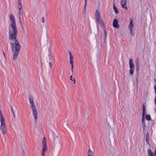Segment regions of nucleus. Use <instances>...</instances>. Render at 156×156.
Instances as JSON below:
<instances>
[{"label":"nucleus","mask_w":156,"mask_h":156,"mask_svg":"<svg viewBox=\"0 0 156 156\" xmlns=\"http://www.w3.org/2000/svg\"><path fill=\"white\" fill-rule=\"evenodd\" d=\"M70 79L71 81L73 82L74 83V84L75 83V79L74 78H73L72 75H71L70 76Z\"/></svg>","instance_id":"17"},{"label":"nucleus","mask_w":156,"mask_h":156,"mask_svg":"<svg viewBox=\"0 0 156 156\" xmlns=\"http://www.w3.org/2000/svg\"><path fill=\"white\" fill-rule=\"evenodd\" d=\"M143 113L142 115H145L146 110V106L144 104L143 105Z\"/></svg>","instance_id":"14"},{"label":"nucleus","mask_w":156,"mask_h":156,"mask_svg":"<svg viewBox=\"0 0 156 156\" xmlns=\"http://www.w3.org/2000/svg\"><path fill=\"white\" fill-rule=\"evenodd\" d=\"M154 156H156V148L155 149L154 151Z\"/></svg>","instance_id":"28"},{"label":"nucleus","mask_w":156,"mask_h":156,"mask_svg":"<svg viewBox=\"0 0 156 156\" xmlns=\"http://www.w3.org/2000/svg\"><path fill=\"white\" fill-rule=\"evenodd\" d=\"M154 104L156 105V98H155L154 99Z\"/></svg>","instance_id":"29"},{"label":"nucleus","mask_w":156,"mask_h":156,"mask_svg":"<svg viewBox=\"0 0 156 156\" xmlns=\"http://www.w3.org/2000/svg\"><path fill=\"white\" fill-rule=\"evenodd\" d=\"M71 66V69H73V63H70Z\"/></svg>","instance_id":"24"},{"label":"nucleus","mask_w":156,"mask_h":156,"mask_svg":"<svg viewBox=\"0 0 156 156\" xmlns=\"http://www.w3.org/2000/svg\"><path fill=\"white\" fill-rule=\"evenodd\" d=\"M113 9H114V10L115 11V12L116 13H119V11L117 9L116 7L115 4L113 5Z\"/></svg>","instance_id":"15"},{"label":"nucleus","mask_w":156,"mask_h":156,"mask_svg":"<svg viewBox=\"0 0 156 156\" xmlns=\"http://www.w3.org/2000/svg\"><path fill=\"white\" fill-rule=\"evenodd\" d=\"M17 8L18 9V15L20 23L21 26L22 25V23L21 21V16L22 15L23 12V8L20 2H18L17 5Z\"/></svg>","instance_id":"4"},{"label":"nucleus","mask_w":156,"mask_h":156,"mask_svg":"<svg viewBox=\"0 0 156 156\" xmlns=\"http://www.w3.org/2000/svg\"><path fill=\"white\" fill-rule=\"evenodd\" d=\"M46 141L45 139V138L44 137L43 138V140L42 142L43 145V149L42 151V156H44V153L47 150V146L46 145Z\"/></svg>","instance_id":"7"},{"label":"nucleus","mask_w":156,"mask_h":156,"mask_svg":"<svg viewBox=\"0 0 156 156\" xmlns=\"http://www.w3.org/2000/svg\"><path fill=\"white\" fill-rule=\"evenodd\" d=\"M95 16L96 19L100 23L103 25V23L101 18L100 14L98 10H96V11Z\"/></svg>","instance_id":"8"},{"label":"nucleus","mask_w":156,"mask_h":156,"mask_svg":"<svg viewBox=\"0 0 156 156\" xmlns=\"http://www.w3.org/2000/svg\"><path fill=\"white\" fill-rule=\"evenodd\" d=\"M93 154V153L92 151L91 150L89 149L87 152V156H92Z\"/></svg>","instance_id":"13"},{"label":"nucleus","mask_w":156,"mask_h":156,"mask_svg":"<svg viewBox=\"0 0 156 156\" xmlns=\"http://www.w3.org/2000/svg\"><path fill=\"white\" fill-rule=\"evenodd\" d=\"M104 36L105 37H106V31L105 30H104Z\"/></svg>","instance_id":"23"},{"label":"nucleus","mask_w":156,"mask_h":156,"mask_svg":"<svg viewBox=\"0 0 156 156\" xmlns=\"http://www.w3.org/2000/svg\"><path fill=\"white\" fill-rule=\"evenodd\" d=\"M148 156H152V154L151 150H148Z\"/></svg>","instance_id":"19"},{"label":"nucleus","mask_w":156,"mask_h":156,"mask_svg":"<svg viewBox=\"0 0 156 156\" xmlns=\"http://www.w3.org/2000/svg\"><path fill=\"white\" fill-rule=\"evenodd\" d=\"M10 25L9 29V40L12 51L13 53V60H15L17 58L21 49V47L16 38L17 35V31L16 26L15 19L14 16H9Z\"/></svg>","instance_id":"1"},{"label":"nucleus","mask_w":156,"mask_h":156,"mask_svg":"<svg viewBox=\"0 0 156 156\" xmlns=\"http://www.w3.org/2000/svg\"><path fill=\"white\" fill-rule=\"evenodd\" d=\"M129 65L130 68L129 70V74L130 75H132L135 71V69L134 65L133 64V62L131 59H129Z\"/></svg>","instance_id":"6"},{"label":"nucleus","mask_w":156,"mask_h":156,"mask_svg":"<svg viewBox=\"0 0 156 156\" xmlns=\"http://www.w3.org/2000/svg\"><path fill=\"white\" fill-rule=\"evenodd\" d=\"M69 56H72V55L71 53V52H70V51H69Z\"/></svg>","instance_id":"27"},{"label":"nucleus","mask_w":156,"mask_h":156,"mask_svg":"<svg viewBox=\"0 0 156 156\" xmlns=\"http://www.w3.org/2000/svg\"><path fill=\"white\" fill-rule=\"evenodd\" d=\"M145 118L146 120L150 121L151 119V117L150 115H147L145 116Z\"/></svg>","instance_id":"16"},{"label":"nucleus","mask_w":156,"mask_h":156,"mask_svg":"<svg viewBox=\"0 0 156 156\" xmlns=\"http://www.w3.org/2000/svg\"><path fill=\"white\" fill-rule=\"evenodd\" d=\"M121 5L122 7L127 10L128 9L127 5H126V0H122L121 2Z\"/></svg>","instance_id":"9"},{"label":"nucleus","mask_w":156,"mask_h":156,"mask_svg":"<svg viewBox=\"0 0 156 156\" xmlns=\"http://www.w3.org/2000/svg\"><path fill=\"white\" fill-rule=\"evenodd\" d=\"M71 71H72V74H73V69H71Z\"/></svg>","instance_id":"31"},{"label":"nucleus","mask_w":156,"mask_h":156,"mask_svg":"<svg viewBox=\"0 0 156 156\" xmlns=\"http://www.w3.org/2000/svg\"><path fill=\"white\" fill-rule=\"evenodd\" d=\"M3 53L4 57H5V54L4 52L3 51Z\"/></svg>","instance_id":"32"},{"label":"nucleus","mask_w":156,"mask_h":156,"mask_svg":"<svg viewBox=\"0 0 156 156\" xmlns=\"http://www.w3.org/2000/svg\"><path fill=\"white\" fill-rule=\"evenodd\" d=\"M113 27L116 28H119V26L118 24V20L116 19H115L113 22Z\"/></svg>","instance_id":"11"},{"label":"nucleus","mask_w":156,"mask_h":156,"mask_svg":"<svg viewBox=\"0 0 156 156\" xmlns=\"http://www.w3.org/2000/svg\"><path fill=\"white\" fill-rule=\"evenodd\" d=\"M42 23H44V18L43 17L42 19Z\"/></svg>","instance_id":"25"},{"label":"nucleus","mask_w":156,"mask_h":156,"mask_svg":"<svg viewBox=\"0 0 156 156\" xmlns=\"http://www.w3.org/2000/svg\"><path fill=\"white\" fill-rule=\"evenodd\" d=\"M85 1V5H84V9H86V6H87V0H84Z\"/></svg>","instance_id":"22"},{"label":"nucleus","mask_w":156,"mask_h":156,"mask_svg":"<svg viewBox=\"0 0 156 156\" xmlns=\"http://www.w3.org/2000/svg\"><path fill=\"white\" fill-rule=\"evenodd\" d=\"M48 57L47 62L49 65L50 69H51L54 64L55 59L50 54L48 55Z\"/></svg>","instance_id":"5"},{"label":"nucleus","mask_w":156,"mask_h":156,"mask_svg":"<svg viewBox=\"0 0 156 156\" xmlns=\"http://www.w3.org/2000/svg\"><path fill=\"white\" fill-rule=\"evenodd\" d=\"M154 89L155 90V92H156V85H155L154 86Z\"/></svg>","instance_id":"26"},{"label":"nucleus","mask_w":156,"mask_h":156,"mask_svg":"<svg viewBox=\"0 0 156 156\" xmlns=\"http://www.w3.org/2000/svg\"><path fill=\"white\" fill-rule=\"evenodd\" d=\"M155 98H156V92H155Z\"/></svg>","instance_id":"33"},{"label":"nucleus","mask_w":156,"mask_h":156,"mask_svg":"<svg viewBox=\"0 0 156 156\" xmlns=\"http://www.w3.org/2000/svg\"><path fill=\"white\" fill-rule=\"evenodd\" d=\"M144 116H145V115H142V119H141V122H142L143 125L144 127H145V122H144L145 119H144Z\"/></svg>","instance_id":"12"},{"label":"nucleus","mask_w":156,"mask_h":156,"mask_svg":"<svg viewBox=\"0 0 156 156\" xmlns=\"http://www.w3.org/2000/svg\"><path fill=\"white\" fill-rule=\"evenodd\" d=\"M70 57V58H69V61H70V63H73V56H71Z\"/></svg>","instance_id":"18"},{"label":"nucleus","mask_w":156,"mask_h":156,"mask_svg":"<svg viewBox=\"0 0 156 156\" xmlns=\"http://www.w3.org/2000/svg\"><path fill=\"white\" fill-rule=\"evenodd\" d=\"M11 111H12V114H13V116L14 118H15V114H14V111H13V110L12 108H11Z\"/></svg>","instance_id":"21"},{"label":"nucleus","mask_w":156,"mask_h":156,"mask_svg":"<svg viewBox=\"0 0 156 156\" xmlns=\"http://www.w3.org/2000/svg\"><path fill=\"white\" fill-rule=\"evenodd\" d=\"M59 146L60 147V148H61V144H60V143H59Z\"/></svg>","instance_id":"30"},{"label":"nucleus","mask_w":156,"mask_h":156,"mask_svg":"<svg viewBox=\"0 0 156 156\" xmlns=\"http://www.w3.org/2000/svg\"><path fill=\"white\" fill-rule=\"evenodd\" d=\"M130 33L132 36H133L134 35V33L133 31V30H130Z\"/></svg>","instance_id":"20"},{"label":"nucleus","mask_w":156,"mask_h":156,"mask_svg":"<svg viewBox=\"0 0 156 156\" xmlns=\"http://www.w3.org/2000/svg\"><path fill=\"white\" fill-rule=\"evenodd\" d=\"M29 99L33 116L35 121L37 122V119L38 113L36 108L34 104V98L32 96H29Z\"/></svg>","instance_id":"2"},{"label":"nucleus","mask_w":156,"mask_h":156,"mask_svg":"<svg viewBox=\"0 0 156 156\" xmlns=\"http://www.w3.org/2000/svg\"><path fill=\"white\" fill-rule=\"evenodd\" d=\"M0 129L3 135L7 131V129L5 125V118L2 111L0 110Z\"/></svg>","instance_id":"3"},{"label":"nucleus","mask_w":156,"mask_h":156,"mask_svg":"<svg viewBox=\"0 0 156 156\" xmlns=\"http://www.w3.org/2000/svg\"><path fill=\"white\" fill-rule=\"evenodd\" d=\"M134 25L133 19H131L130 23L128 26V29L129 30H134Z\"/></svg>","instance_id":"10"}]
</instances>
